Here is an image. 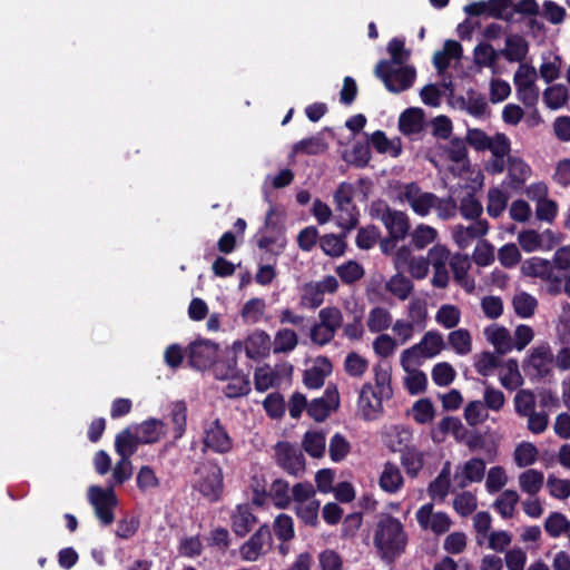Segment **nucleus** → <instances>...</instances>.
Returning a JSON list of instances; mask_svg holds the SVG:
<instances>
[{
    "label": "nucleus",
    "instance_id": "nucleus-12",
    "mask_svg": "<svg viewBox=\"0 0 570 570\" xmlns=\"http://www.w3.org/2000/svg\"><path fill=\"white\" fill-rule=\"evenodd\" d=\"M272 531L267 524L261 525L250 538L239 548L242 559L245 561H256L262 554L266 553L265 548L272 544Z\"/></svg>",
    "mask_w": 570,
    "mask_h": 570
},
{
    "label": "nucleus",
    "instance_id": "nucleus-1",
    "mask_svg": "<svg viewBox=\"0 0 570 570\" xmlns=\"http://www.w3.org/2000/svg\"><path fill=\"white\" fill-rule=\"evenodd\" d=\"M374 379L376 390H374L371 383H365L360 392L358 403L365 420H371L373 419V413L383 411V400L393 397L391 367L389 365H375Z\"/></svg>",
    "mask_w": 570,
    "mask_h": 570
},
{
    "label": "nucleus",
    "instance_id": "nucleus-39",
    "mask_svg": "<svg viewBox=\"0 0 570 570\" xmlns=\"http://www.w3.org/2000/svg\"><path fill=\"white\" fill-rule=\"evenodd\" d=\"M485 473V462L480 458H472L463 465V478L459 483L460 488H465L468 482H481Z\"/></svg>",
    "mask_w": 570,
    "mask_h": 570
},
{
    "label": "nucleus",
    "instance_id": "nucleus-58",
    "mask_svg": "<svg viewBox=\"0 0 570 570\" xmlns=\"http://www.w3.org/2000/svg\"><path fill=\"white\" fill-rule=\"evenodd\" d=\"M351 451L350 442L340 433H335L330 441V458L333 462L343 461Z\"/></svg>",
    "mask_w": 570,
    "mask_h": 570
},
{
    "label": "nucleus",
    "instance_id": "nucleus-30",
    "mask_svg": "<svg viewBox=\"0 0 570 570\" xmlns=\"http://www.w3.org/2000/svg\"><path fill=\"white\" fill-rule=\"evenodd\" d=\"M450 267L453 272L454 279L468 292L472 293L474 289V281L468 278V271L470 267L468 256L455 254L450 259Z\"/></svg>",
    "mask_w": 570,
    "mask_h": 570
},
{
    "label": "nucleus",
    "instance_id": "nucleus-44",
    "mask_svg": "<svg viewBox=\"0 0 570 570\" xmlns=\"http://www.w3.org/2000/svg\"><path fill=\"white\" fill-rule=\"evenodd\" d=\"M518 501L519 494L517 491L509 489L502 492L493 505L503 519H510L514 514Z\"/></svg>",
    "mask_w": 570,
    "mask_h": 570
},
{
    "label": "nucleus",
    "instance_id": "nucleus-49",
    "mask_svg": "<svg viewBox=\"0 0 570 570\" xmlns=\"http://www.w3.org/2000/svg\"><path fill=\"white\" fill-rule=\"evenodd\" d=\"M473 55L476 66L491 68L497 63L500 51H495L488 42H481L474 47Z\"/></svg>",
    "mask_w": 570,
    "mask_h": 570
},
{
    "label": "nucleus",
    "instance_id": "nucleus-2",
    "mask_svg": "<svg viewBox=\"0 0 570 570\" xmlns=\"http://www.w3.org/2000/svg\"><path fill=\"white\" fill-rule=\"evenodd\" d=\"M406 535L403 524L394 517L381 520L374 535V543L383 558L393 560L405 550Z\"/></svg>",
    "mask_w": 570,
    "mask_h": 570
},
{
    "label": "nucleus",
    "instance_id": "nucleus-43",
    "mask_svg": "<svg viewBox=\"0 0 570 570\" xmlns=\"http://www.w3.org/2000/svg\"><path fill=\"white\" fill-rule=\"evenodd\" d=\"M320 505L321 501L317 499L309 500L307 503L296 504V515L304 524L315 528L318 524Z\"/></svg>",
    "mask_w": 570,
    "mask_h": 570
},
{
    "label": "nucleus",
    "instance_id": "nucleus-27",
    "mask_svg": "<svg viewBox=\"0 0 570 570\" xmlns=\"http://www.w3.org/2000/svg\"><path fill=\"white\" fill-rule=\"evenodd\" d=\"M271 348V337L265 331H256L246 340L245 351L249 358L256 360L267 355Z\"/></svg>",
    "mask_w": 570,
    "mask_h": 570
},
{
    "label": "nucleus",
    "instance_id": "nucleus-40",
    "mask_svg": "<svg viewBox=\"0 0 570 570\" xmlns=\"http://www.w3.org/2000/svg\"><path fill=\"white\" fill-rule=\"evenodd\" d=\"M366 324L371 333H381L391 326L392 315L384 307H374L368 313Z\"/></svg>",
    "mask_w": 570,
    "mask_h": 570
},
{
    "label": "nucleus",
    "instance_id": "nucleus-53",
    "mask_svg": "<svg viewBox=\"0 0 570 570\" xmlns=\"http://www.w3.org/2000/svg\"><path fill=\"white\" fill-rule=\"evenodd\" d=\"M273 530L276 538L282 542H287L294 538V521L288 514L282 513L276 517Z\"/></svg>",
    "mask_w": 570,
    "mask_h": 570
},
{
    "label": "nucleus",
    "instance_id": "nucleus-25",
    "mask_svg": "<svg viewBox=\"0 0 570 570\" xmlns=\"http://www.w3.org/2000/svg\"><path fill=\"white\" fill-rule=\"evenodd\" d=\"M524 65H520L519 69L514 75V85L517 87L518 98L527 106L533 107L537 105L539 99V90L534 85L533 79L522 81V69Z\"/></svg>",
    "mask_w": 570,
    "mask_h": 570
},
{
    "label": "nucleus",
    "instance_id": "nucleus-21",
    "mask_svg": "<svg viewBox=\"0 0 570 570\" xmlns=\"http://www.w3.org/2000/svg\"><path fill=\"white\" fill-rule=\"evenodd\" d=\"M529 52L528 41L520 35H510L505 38V47L500 55L509 62H522Z\"/></svg>",
    "mask_w": 570,
    "mask_h": 570
},
{
    "label": "nucleus",
    "instance_id": "nucleus-20",
    "mask_svg": "<svg viewBox=\"0 0 570 570\" xmlns=\"http://www.w3.org/2000/svg\"><path fill=\"white\" fill-rule=\"evenodd\" d=\"M333 366L326 356H318L312 367L304 371L303 383L309 390L324 385L325 379L332 373Z\"/></svg>",
    "mask_w": 570,
    "mask_h": 570
},
{
    "label": "nucleus",
    "instance_id": "nucleus-37",
    "mask_svg": "<svg viewBox=\"0 0 570 570\" xmlns=\"http://www.w3.org/2000/svg\"><path fill=\"white\" fill-rule=\"evenodd\" d=\"M169 416L174 424V440H179L184 436L187 426L186 403L184 401L173 403Z\"/></svg>",
    "mask_w": 570,
    "mask_h": 570
},
{
    "label": "nucleus",
    "instance_id": "nucleus-50",
    "mask_svg": "<svg viewBox=\"0 0 570 570\" xmlns=\"http://www.w3.org/2000/svg\"><path fill=\"white\" fill-rule=\"evenodd\" d=\"M249 489L253 493V504L262 507L267 502V499L269 498L268 482L263 474H255L252 476Z\"/></svg>",
    "mask_w": 570,
    "mask_h": 570
},
{
    "label": "nucleus",
    "instance_id": "nucleus-4",
    "mask_svg": "<svg viewBox=\"0 0 570 570\" xmlns=\"http://www.w3.org/2000/svg\"><path fill=\"white\" fill-rule=\"evenodd\" d=\"M355 188L352 184L342 181L335 193L334 203L336 205V224L343 230V237L354 229L358 224L360 212L353 203Z\"/></svg>",
    "mask_w": 570,
    "mask_h": 570
},
{
    "label": "nucleus",
    "instance_id": "nucleus-57",
    "mask_svg": "<svg viewBox=\"0 0 570 570\" xmlns=\"http://www.w3.org/2000/svg\"><path fill=\"white\" fill-rule=\"evenodd\" d=\"M474 223H472L466 228L461 227L462 230L460 233H456L455 238L458 244L463 247V242L469 239H474L478 237H482L488 233L489 225L485 219H473Z\"/></svg>",
    "mask_w": 570,
    "mask_h": 570
},
{
    "label": "nucleus",
    "instance_id": "nucleus-48",
    "mask_svg": "<svg viewBox=\"0 0 570 570\" xmlns=\"http://www.w3.org/2000/svg\"><path fill=\"white\" fill-rule=\"evenodd\" d=\"M327 144L317 135L306 139H302L293 146V151L305 155H320L327 150Z\"/></svg>",
    "mask_w": 570,
    "mask_h": 570
},
{
    "label": "nucleus",
    "instance_id": "nucleus-63",
    "mask_svg": "<svg viewBox=\"0 0 570 570\" xmlns=\"http://www.w3.org/2000/svg\"><path fill=\"white\" fill-rule=\"evenodd\" d=\"M569 521L561 512H551L544 521V530L551 538H558L569 527Z\"/></svg>",
    "mask_w": 570,
    "mask_h": 570
},
{
    "label": "nucleus",
    "instance_id": "nucleus-16",
    "mask_svg": "<svg viewBox=\"0 0 570 570\" xmlns=\"http://www.w3.org/2000/svg\"><path fill=\"white\" fill-rule=\"evenodd\" d=\"M223 470L217 463H209V468L198 482L197 490L210 502H217L224 489Z\"/></svg>",
    "mask_w": 570,
    "mask_h": 570
},
{
    "label": "nucleus",
    "instance_id": "nucleus-6",
    "mask_svg": "<svg viewBox=\"0 0 570 570\" xmlns=\"http://www.w3.org/2000/svg\"><path fill=\"white\" fill-rule=\"evenodd\" d=\"M88 499L101 524L110 525L115 520L114 509L118 504L115 491L111 488L102 489L99 485H91L88 489Z\"/></svg>",
    "mask_w": 570,
    "mask_h": 570
},
{
    "label": "nucleus",
    "instance_id": "nucleus-29",
    "mask_svg": "<svg viewBox=\"0 0 570 570\" xmlns=\"http://www.w3.org/2000/svg\"><path fill=\"white\" fill-rule=\"evenodd\" d=\"M463 430L464 426L460 419L445 416L439 422L436 429L432 431L431 438L434 442L440 443L448 433H451L456 440H463L464 435H461Z\"/></svg>",
    "mask_w": 570,
    "mask_h": 570
},
{
    "label": "nucleus",
    "instance_id": "nucleus-34",
    "mask_svg": "<svg viewBox=\"0 0 570 570\" xmlns=\"http://www.w3.org/2000/svg\"><path fill=\"white\" fill-rule=\"evenodd\" d=\"M385 288L400 301H405L412 293L414 284L410 278L397 273L386 282Z\"/></svg>",
    "mask_w": 570,
    "mask_h": 570
},
{
    "label": "nucleus",
    "instance_id": "nucleus-47",
    "mask_svg": "<svg viewBox=\"0 0 570 570\" xmlns=\"http://www.w3.org/2000/svg\"><path fill=\"white\" fill-rule=\"evenodd\" d=\"M323 302L324 295L322 294V289H320L318 285H316L314 282L304 284L299 301L301 306L315 309L320 307Z\"/></svg>",
    "mask_w": 570,
    "mask_h": 570
},
{
    "label": "nucleus",
    "instance_id": "nucleus-22",
    "mask_svg": "<svg viewBox=\"0 0 570 570\" xmlns=\"http://www.w3.org/2000/svg\"><path fill=\"white\" fill-rule=\"evenodd\" d=\"M531 175L530 166L521 158L508 157L509 187L519 190Z\"/></svg>",
    "mask_w": 570,
    "mask_h": 570
},
{
    "label": "nucleus",
    "instance_id": "nucleus-11",
    "mask_svg": "<svg viewBox=\"0 0 570 570\" xmlns=\"http://www.w3.org/2000/svg\"><path fill=\"white\" fill-rule=\"evenodd\" d=\"M275 458L277 464L288 474L298 476L305 470L303 453L289 442H278L275 445Z\"/></svg>",
    "mask_w": 570,
    "mask_h": 570
},
{
    "label": "nucleus",
    "instance_id": "nucleus-51",
    "mask_svg": "<svg viewBox=\"0 0 570 570\" xmlns=\"http://www.w3.org/2000/svg\"><path fill=\"white\" fill-rule=\"evenodd\" d=\"M336 274L344 284H353L364 276L363 266L355 262L348 261L336 267Z\"/></svg>",
    "mask_w": 570,
    "mask_h": 570
},
{
    "label": "nucleus",
    "instance_id": "nucleus-31",
    "mask_svg": "<svg viewBox=\"0 0 570 570\" xmlns=\"http://www.w3.org/2000/svg\"><path fill=\"white\" fill-rule=\"evenodd\" d=\"M140 444L137 434L131 433L129 428L119 432L115 439V450L120 458L129 459L136 453Z\"/></svg>",
    "mask_w": 570,
    "mask_h": 570
},
{
    "label": "nucleus",
    "instance_id": "nucleus-15",
    "mask_svg": "<svg viewBox=\"0 0 570 570\" xmlns=\"http://www.w3.org/2000/svg\"><path fill=\"white\" fill-rule=\"evenodd\" d=\"M204 434V445L212 451L225 454L233 449V440L219 419L205 424Z\"/></svg>",
    "mask_w": 570,
    "mask_h": 570
},
{
    "label": "nucleus",
    "instance_id": "nucleus-52",
    "mask_svg": "<svg viewBox=\"0 0 570 570\" xmlns=\"http://www.w3.org/2000/svg\"><path fill=\"white\" fill-rule=\"evenodd\" d=\"M448 341L459 355H465L471 351V335L465 328L452 331L448 336Z\"/></svg>",
    "mask_w": 570,
    "mask_h": 570
},
{
    "label": "nucleus",
    "instance_id": "nucleus-18",
    "mask_svg": "<svg viewBox=\"0 0 570 570\" xmlns=\"http://www.w3.org/2000/svg\"><path fill=\"white\" fill-rule=\"evenodd\" d=\"M257 517L254 514L249 504L243 503L236 505L230 514V523L233 532L239 537H246L257 523Z\"/></svg>",
    "mask_w": 570,
    "mask_h": 570
},
{
    "label": "nucleus",
    "instance_id": "nucleus-54",
    "mask_svg": "<svg viewBox=\"0 0 570 570\" xmlns=\"http://www.w3.org/2000/svg\"><path fill=\"white\" fill-rule=\"evenodd\" d=\"M320 322L323 327H327L335 333L343 324V314L338 307L327 306L318 312Z\"/></svg>",
    "mask_w": 570,
    "mask_h": 570
},
{
    "label": "nucleus",
    "instance_id": "nucleus-28",
    "mask_svg": "<svg viewBox=\"0 0 570 570\" xmlns=\"http://www.w3.org/2000/svg\"><path fill=\"white\" fill-rule=\"evenodd\" d=\"M484 334L498 354L504 355L513 348L511 335L505 327L491 325L484 330Z\"/></svg>",
    "mask_w": 570,
    "mask_h": 570
},
{
    "label": "nucleus",
    "instance_id": "nucleus-60",
    "mask_svg": "<svg viewBox=\"0 0 570 570\" xmlns=\"http://www.w3.org/2000/svg\"><path fill=\"white\" fill-rule=\"evenodd\" d=\"M460 309L455 305L445 304L439 308L435 320L445 328H453L460 323Z\"/></svg>",
    "mask_w": 570,
    "mask_h": 570
},
{
    "label": "nucleus",
    "instance_id": "nucleus-17",
    "mask_svg": "<svg viewBox=\"0 0 570 570\" xmlns=\"http://www.w3.org/2000/svg\"><path fill=\"white\" fill-rule=\"evenodd\" d=\"M416 521L423 530L431 529L436 535L449 531L451 519L445 512L433 513V504L425 503L416 511Z\"/></svg>",
    "mask_w": 570,
    "mask_h": 570
},
{
    "label": "nucleus",
    "instance_id": "nucleus-55",
    "mask_svg": "<svg viewBox=\"0 0 570 570\" xmlns=\"http://www.w3.org/2000/svg\"><path fill=\"white\" fill-rule=\"evenodd\" d=\"M265 306L263 298H250L244 304L240 315L246 323L255 324L262 318Z\"/></svg>",
    "mask_w": 570,
    "mask_h": 570
},
{
    "label": "nucleus",
    "instance_id": "nucleus-14",
    "mask_svg": "<svg viewBox=\"0 0 570 570\" xmlns=\"http://www.w3.org/2000/svg\"><path fill=\"white\" fill-rule=\"evenodd\" d=\"M521 272L525 276L539 277L543 281L552 283L554 286L549 287V293L558 294L561 277L554 275L553 266L548 259L540 257H531L523 262L521 265Z\"/></svg>",
    "mask_w": 570,
    "mask_h": 570
},
{
    "label": "nucleus",
    "instance_id": "nucleus-46",
    "mask_svg": "<svg viewBox=\"0 0 570 570\" xmlns=\"http://www.w3.org/2000/svg\"><path fill=\"white\" fill-rule=\"evenodd\" d=\"M326 439L322 432L308 431L303 439V448L312 458H321L325 452Z\"/></svg>",
    "mask_w": 570,
    "mask_h": 570
},
{
    "label": "nucleus",
    "instance_id": "nucleus-32",
    "mask_svg": "<svg viewBox=\"0 0 570 570\" xmlns=\"http://www.w3.org/2000/svg\"><path fill=\"white\" fill-rule=\"evenodd\" d=\"M403 476L396 464L386 462L380 476V487L387 493L397 492L403 485Z\"/></svg>",
    "mask_w": 570,
    "mask_h": 570
},
{
    "label": "nucleus",
    "instance_id": "nucleus-59",
    "mask_svg": "<svg viewBox=\"0 0 570 570\" xmlns=\"http://www.w3.org/2000/svg\"><path fill=\"white\" fill-rule=\"evenodd\" d=\"M538 458V449L529 442L519 444L514 450V461L519 468L533 464Z\"/></svg>",
    "mask_w": 570,
    "mask_h": 570
},
{
    "label": "nucleus",
    "instance_id": "nucleus-9",
    "mask_svg": "<svg viewBox=\"0 0 570 570\" xmlns=\"http://www.w3.org/2000/svg\"><path fill=\"white\" fill-rule=\"evenodd\" d=\"M553 354L548 345L532 348L529 360L524 363V373L530 379L541 380L552 373Z\"/></svg>",
    "mask_w": 570,
    "mask_h": 570
},
{
    "label": "nucleus",
    "instance_id": "nucleus-26",
    "mask_svg": "<svg viewBox=\"0 0 570 570\" xmlns=\"http://www.w3.org/2000/svg\"><path fill=\"white\" fill-rule=\"evenodd\" d=\"M401 451V464L410 478H416L424 465V453L413 445H405Z\"/></svg>",
    "mask_w": 570,
    "mask_h": 570
},
{
    "label": "nucleus",
    "instance_id": "nucleus-5",
    "mask_svg": "<svg viewBox=\"0 0 570 570\" xmlns=\"http://www.w3.org/2000/svg\"><path fill=\"white\" fill-rule=\"evenodd\" d=\"M370 215L383 223L387 235L394 239L403 240L410 232L409 216L401 210L392 209L384 200H375L371 204Z\"/></svg>",
    "mask_w": 570,
    "mask_h": 570
},
{
    "label": "nucleus",
    "instance_id": "nucleus-3",
    "mask_svg": "<svg viewBox=\"0 0 570 570\" xmlns=\"http://www.w3.org/2000/svg\"><path fill=\"white\" fill-rule=\"evenodd\" d=\"M374 75L384 83L387 91L400 94L413 86L416 70L413 66L403 65L395 68L391 61L382 59L376 63Z\"/></svg>",
    "mask_w": 570,
    "mask_h": 570
},
{
    "label": "nucleus",
    "instance_id": "nucleus-36",
    "mask_svg": "<svg viewBox=\"0 0 570 570\" xmlns=\"http://www.w3.org/2000/svg\"><path fill=\"white\" fill-rule=\"evenodd\" d=\"M512 306L514 313L521 318H529L533 316L537 307L538 301L534 296L527 292H520L515 294L512 298Z\"/></svg>",
    "mask_w": 570,
    "mask_h": 570
},
{
    "label": "nucleus",
    "instance_id": "nucleus-13",
    "mask_svg": "<svg viewBox=\"0 0 570 570\" xmlns=\"http://www.w3.org/2000/svg\"><path fill=\"white\" fill-rule=\"evenodd\" d=\"M403 198L419 216H426L434 207L439 197L430 191H422L421 187L412 181L404 186Z\"/></svg>",
    "mask_w": 570,
    "mask_h": 570
},
{
    "label": "nucleus",
    "instance_id": "nucleus-35",
    "mask_svg": "<svg viewBox=\"0 0 570 570\" xmlns=\"http://www.w3.org/2000/svg\"><path fill=\"white\" fill-rule=\"evenodd\" d=\"M228 383L224 389V394L228 399H237L248 394L250 382L248 375L240 371L227 379Z\"/></svg>",
    "mask_w": 570,
    "mask_h": 570
},
{
    "label": "nucleus",
    "instance_id": "nucleus-10",
    "mask_svg": "<svg viewBox=\"0 0 570 570\" xmlns=\"http://www.w3.org/2000/svg\"><path fill=\"white\" fill-rule=\"evenodd\" d=\"M340 406V394L335 384H328L324 395L312 400L307 406V414L316 422L325 421L333 411Z\"/></svg>",
    "mask_w": 570,
    "mask_h": 570
},
{
    "label": "nucleus",
    "instance_id": "nucleus-8",
    "mask_svg": "<svg viewBox=\"0 0 570 570\" xmlns=\"http://www.w3.org/2000/svg\"><path fill=\"white\" fill-rule=\"evenodd\" d=\"M275 215V207L271 206L266 213L265 224L263 229L269 230L271 235H263L257 240L259 249L271 253L273 256H279L286 246V238L284 237V228L273 219Z\"/></svg>",
    "mask_w": 570,
    "mask_h": 570
},
{
    "label": "nucleus",
    "instance_id": "nucleus-7",
    "mask_svg": "<svg viewBox=\"0 0 570 570\" xmlns=\"http://www.w3.org/2000/svg\"><path fill=\"white\" fill-rule=\"evenodd\" d=\"M219 346L208 338H198L189 343L186 350L188 365L197 371L213 366L218 356Z\"/></svg>",
    "mask_w": 570,
    "mask_h": 570
},
{
    "label": "nucleus",
    "instance_id": "nucleus-42",
    "mask_svg": "<svg viewBox=\"0 0 570 570\" xmlns=\"http://www.w3.org/2000/svg\"><path fill=\"white\" fill-rule=\"evenodd\" d=\"M569 98V90L564 85L558 83L548 87L543 91V101L548 108L556 110L561 108Z\"/></svg>",
    "mask_w": 570,
    "mask_h": 570
},
{
    "label": "nucleus",
    "instance_id": "nucleus-24",
    "mask_svg": "<svg viewBox=\"0 0 570 570\" xmlns=\"http://www.w3.org/2000/svg\"><path fill=\"white\" fill-rule=\"evenodd\" d=\"M165 423L160 419L150 417L137 426V436L141 444L157 443L165 435Z\"/></svg>",
    "mask_w": 570,
    "mask_h": 570
},
{
    "label": "nucleus",
    "instance_id": "nucleus-38",
    "mask_svg": "<svg viewBox=\"0 0 570 570\" xmlns=\"http://www.w3.org/2000/svg\"><path fill=\"white\" fill-rule=\"evenodd\" d=\"M213 373L214 376L217 380L225 381L232 375L239 372L237 368V357L235 352H228L227 355L222 358L214 362L213 366Z\"/></svg>",
    "mask_w": 570,
    "mask_h": 570
},
{
    "label": "nucleus",
    "instance_id": "nucleus-41",
    "mask_svg": "<svg viewBox=\"0 0 570 570\" xmlns=\"http://www.w3.org/2000/svg\"><path fill=\"white\" fill-rule=\"evenodd\" d=\"M543 481V473L534 469H529L519 476L521 490L530 495H534L541 490Z\"/></svg>",
    "mask_w": 570,
    "mask_h": 570
},
{
    "label": "nucleus",
    "instance_id": "nucleus-56",
    "mask_svg": "<svg viewBox=\"0 0 570 570\" xmlns=\"http://www.w3.org/2000/svg\"><path fill=\"white\" fill-rule=\"evenodd\" d=\"M413 419L419 424L430 423L435 416V410L430 399H420L412 406Z\"/></svg>",
    "mask_w": 570,
    "mask_h": 570
},
{
    "label": "nucleus",
    "instance_id": "nucleus-33",
    "mask_svg": "<svg viewBox=\"0 0 570 570\" xmlns=\"http://www.w3.org/2000/svg\"><path fill=\"white\" fill-rule=\"evenodd\" d=\"M298 344V336L292 328L283 327L278 330L274 337L273 352L274 354L289 353Z\"/></svg>",
    "mask_w": 570,
    "mask_h": 570
},
{
    "label": "nucleus",
    "instance_id": "nucleus-64",
    "mask_svg": "<svg viewBox=\"0 0 570 570\" xmlns=\"http://www.w3.org/2000/svg\"><path fill=\"white\" fill-rule=\"evenodd\" d=\"M367 366V360L355 352L348 353L344 362V370L352 377H361Z\"/></svg>",
    "mask_w": 570,
    "mask_h": 570
},
{
    "label": "nucleus",
    "instance_id": "nucleus-61",
    "mask_svg": "<svg viewBox=\"0 0 570 570\" xmlns=\"http://www.w3.org/2000/svg\"><path fill=\"white\" fill-rule=\"evenodd\" d=\"M508 198L499 188H491L488 193L487 212L489 216L499 217L507 207Z\"/></svg>",
    "mask_w": 570,
    "mask_h": 570
},
{
    "label": "nucleus",
    "instance_id": "nucleus-62",
    "mask_svg": "<svg viewBox=\"0 0 570 570\" xmlns=\"http://www.w3.org/2000/svg\"><path fill=\"white\" fill-rule=\"evenodd\" d=\"M455 370L446 362L438 363L432 368V380L438 386H448L455 379Z\"/></svg>",
    "mask_w": 570,
    "mask_h": 570
},
{
    "label": "nucleus",
    "instance_id": "nucleus-23",
    "mask_svg": "<svg viewBox=\"0 0 570 570\" xmlns=\"http://www.w3.org/2000/svg\"><path fill=\"white\" fill-rule=\"evenodd\" d=\"M424 112L421 108L405 109L399 118V129L403 135L419 134L423 129Z\"/></svg>",
    "mask_w": 570,
    "mask_h": 570
},
{
    "label": "nucleus",
    "instance_id": "nucleus-45",
    "mask_svg": "<svg viewBox=\"0 0 570 570\" xmlns=\"http://www.w3.org/2000/svg\"><path fill=\"white\" fill-rule=\"evenodd\" d=\"M419 344H421L422 356L428 358L434 357L444 348L443 337L436 331L426 332Z\"/></svg>",
    "mask_w": 570,
    "mask_h": 570
},
{
    "label": "nucleus",
    "instance_id": "nucleus-19",
    "mask_svg": "<svg viewBox=\"0 0 570 570\" xmlns=\"http://www.w3.org/2000/svg\"><path fill=\"white\" fill-rule=\"evenodd\" d=\"M511 0H480L466 4L463 10L470 17L487 16L495 19L501 12L511 8Z\"/></svg>",
    "mask_w": 570,
    "mask_h": 570
}]
</instances>
